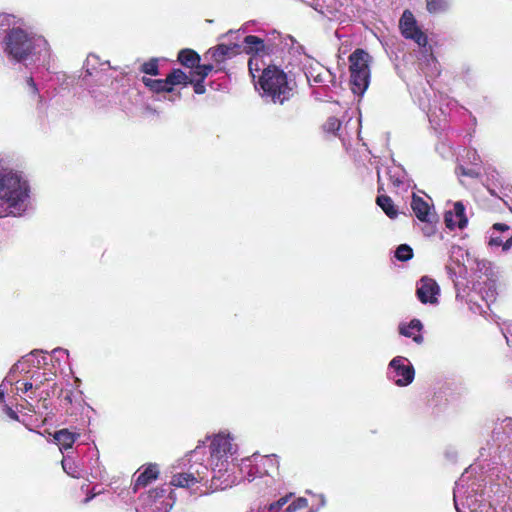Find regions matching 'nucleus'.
Wrapping results in <instances>:
<instances>
[{
  "mask_svg": "<svg viewBox=\"0 0 512 512\" xmlns=\"http://www.w3.org/2000/svg\"><path fill=\"white\" fill-rule=\"evenodd\" d=\"M28 192L27 181L18 173L8 172L0 176V200L8 210L7 215H21L25 211Z\"/></svg>",
  "mask_w": 512,
  "mask_h": 512,
  "instance_id": "f257e3e1",
  "label": "nucleus"
},
{
  "mask_svg": "<svg viewBox=\"0 0 512 512\" xmlns=\"http://www.w3.org/2000/svg\"><path fill=\"white\" fill-rule=\"evenodd\" d=\"M46 48L47 41L42 36L30 35L20 28L11 29L4 39L5 53L17 62Z\"/></svg>",
  "mask_w": 512,
  "mask_h": 512,
  "instance_id": "f03ea898",
  "label": "nucleus"
},
{
  "mask_svg": "<svg viewBox=\"0 0 512 512\" xmlns=\"http://www.w3.org/2000/svg\"><path fill=\"white\" fill-rule=\"evenodd\" d=\"M258 84L263 90V96L274 103L282 104L292 94V86L286 74L276 66H267L259 75Z\"/></svg>",
  "mask_w": 512,
  "mask_h": 512,
  "instance_id": "7ed1b4c3",
  "label": "nucleus"
},
{
  "mask_svg": "<svg viewBox=\"0 0 512 512\" xmlns=\"http://www.w3.org/2000/svg\"><path fill=\"white\" fill-rule=\"evenodd\" d=\"M351 85L354 94L362 95L370 81V56L362 49L355 50L350 56Z\"/></svg>",
  "mask_w": 512,
  "mask_h": 512,
  "instance_id": "20e7f679",
  "label": "nucleus"
},
{
  "mask_svg": "<svg viewBox=\"0 0 512 512\" xmlns=\"http://www.w3.org/2000/svg\"><path fill=\"white\" fill-rule=\"evenodd\" d=\"M237 451L236 444L232 443L229 434L219 433L215 435L210 444V465L212 470L218 473L226 471L228 459Z\"/></svg>",
  "mask_w": 512,
  "mask_h": 512,
  "instance_id": "39448f33",
  "label": "nucleus"
},
{
  "mask_svg": "<svg viewBox=\"0 0 512 512\" xmlns=\"http://www.w3.org/2000/svg\"><path fill=\"white\" fill-rule=\"evenodd\" d=\"M415 371L410 361L402 356L391 360L388 366V376L397 386H407L414 379Z\"/></svg>",
  "mask_w": 512,
  "mask_h": 512,
  "instance_id": "423d86ee",
  "label": "nucleus"
},
{
  "mask_svg": "<svg viewBox=\"0 0 512 512\" xmlns=\"http://www.w3.org/2000/svg\"><path fill=\"white\" fill-rule=\"evenodd\" d=\"M208 469L202 463L190 464L186 472L177 473L172 476L171 485L181 488H191L195 484L207 478Z\"/></svg>",
  "mask_w": 512,
  "mask_h": 512,
  "instance_id": "0eeeda50",
  "label": "nucleus"
},
{
  "mask_svg": "<svg viewBox=\"0 0 512 512\" xmlns=\"http://www.w3.org/2000/svg\"><path fill=\"white\" fill-rule=\"evenodd\" d=\"M416 295L421 303L436 305L440 287L434 279L423 276L416 284Z\"/></svg>",
  "mask_w": 512,
  "mask_h": 512,
  "instance_id": "6e6552de",
  "label": "nucleus"
},
{
  "mask_svg": "<svg viewBox=\"0 0 512 512\" xmlns=\"http://www.w3.org/2000/svg\"><path fill=\"white\" fill-rule=\"evenodd\" d=\"M400 29L405 38L414 40L419 46L427 44L426 35L417 27L416 20L410 11H404L400 19Z\"/></svg>",
  "mask_w": 512,
  "mask_h": 512,
  "instance_id": "1a4fd4ad",
  "label": "nucleus"
},
{
  "mask_svg": "<svg viewBox=\"0 0 512 512\" xmlns=\"http://www.w3.org/2000/svg\"><path fill=\"white\" fill-rule=\"evenodd\" d=\"M240 45L236 42L230 44H219L218 46L209 49L204 58L215 64H221L225 60L232 58L240 51Z\"/></svg>",
  "mask_w": 512,
  "mask_h": 512,
  "instance_id": "9d476101",
  "label": "nucleus"
},
{
  "mask_svg": "<svg viewBox=\"0 0 512 512\" xmlns=\"http://www.w3.org/2000/svg\"><path fill=\"white\" fill-rule=\"evenodd\" d=\"M164 494V489L150 491L148 495L143 498L144 506L149 508L151 512H169L172 503L166 501Z\"/></svg>",
  "mask_w": 512,
  "mask_h": 512,
  "instance_id": "9b49d317",
  "label": "nucleus"
},
{
  "mask_svg": "<svg viewBox=\"0 0 512 512\" xmlns=\"http://www.w3.org/2000/svg\"><path fill=\"white\" fill-rule=\"evenodd\" d=\"M444 220L449 229H463L466 227L468 219L465 215V207L462 202H455L453 210L446 211Z\"/></svg>",
  "mask_w": 512,
  "mask_h": 512,
  "instance_id": "f8f14e48",
  "label": "nucleus"
},
{
  "mask_svg": "<svg viewBox=\"0 0 512 512\" xmlns=\"http://www.w3.org/2000/svg\"><path fill=\"white\" fill-rule=\"evenodd\" d=\"M411 208L416 215V217L422 221L430 223L433 221L434 214L432 212L431 205L425 201L423 198L413 195L412 201H411Z\"/></svg>",
  "mask_w": 512,
  "mask_h": 512,
  "instance_id": "ddd939ff",
  "label": "nucleus"
},
{
  "mask_svg": "<svg viewBox=\"0 0 512 512\" xmlns=\"http://www.w3.org/2000/svg\"><path fill=\"white\" fill-rule=\"evenodd\" d=\"M464 493V485L461 483H456L455 489H454V504L457 512H465L464 508H467L470 512H481L478 511V507L480 505L478 504V500L475 496H466L465 501L461 502L462 508L459 506V498L461 497V494Z\"/></svg>",
  "mask_w": 512,
  "mask_h": 512,
  "instance_id": "4468645a",
  "label": "nucleus"
},
{
  "mask_svg": "<svg viewBox=\"0 0 512 512\" xmlns=\"http://www.w3.org/2000/svg\"><path fill=\"white\" fill-rule=\"evenodd\" d=\"M421 329L422 323L418 319H413L408 325L402 324L399 327L400 334L413 338V340L418 344L423 341V337L420 335Z\"/></svg>",
  "mask_w": 512,
  "mask_h": 512,
  "instance_id": "2eb2a0df",
  "label": "nucleus"
},
{
  "mask_svg": "<svg viewBox=\"0 0 512 512\" xmlns=\"http://www.w3.org/2000/svg\"><path fill=\"white\" fill-rule=\"evenodd\" d=\"M158 473L159 471L156 465H148L145 470L138 475L135 481V489L148 485L152 480L157 478Z\"/></svg>",
  "mask_w": 512,
  "mask_h": 512,
  "instance_id": "dca6fc26",
  "label": "nucleus"
},
{
  "mask_svg": "<svg viewBox=\"0 0 512 512\" xmlns=\"http://www.w3.org/2000/svg\"><path fill=\"white\" fill-rule=\"evenodd\" d=\"M53 438L60 449H68L72 447L77 435L70 432L68 429H61L54 433Z\"/></svg>",
  "mask_w": 512,
  "mask_h": 512,
  "instance_id": "f3484780",
  "label": "nucleus"
},
{
  "mask_svg": "<svg viewBox=\"0 0 512 512\" xmlns=\"http://www.w3.org/2000/svg\"><path fill=\"white\" fill-rule=\"evenodd\" d=\"M244 51L249 54H260L264 52L265 45L261 38L253 35L244 38Z\"/></svg>",
  "mask_w": 512,
  "mask_h": 512,
  "instance_id": "a211bd4d",
  "label": "nucleus"
},
{
  "mask_svg": "<svg viewBox=\"0 0 512 512\" xmlns=\"http://www.w3.org/2000/svg\"><path fill=\"white\" fill-rule=\"evenodd\" d=\"M266 63L263 60V53L260 54H253L248 62L249 66V72L252 75V77L255 79L256 77L259 78V73H263V70L267 68Z\"/></svg>",
  "mask_w": 512,
  "mask_h": 512,
  "instance_id": "6ab92c4d",
  "label": "nucleus"
},
{
  "mask_svg": "<svg viewBox=\"0 0 512 512\" xmlns=\"http://www.w3.org/2000/svg\"><path fill=\"white\" fill-rule=\"evenodd\" d=\"M179 61L188 68H196L200 61L199 55L190 49L181 50L178 54Z\"/></svg>",
  "mask_w": 512,
  "mask_h": 512,
  "instance_id": "aec40b11",
  "label": "nucleus"
},
{
  "mask_svg": "<svg viewBox=\"0 0 512 512\" xmlns=\"http://www.w3.org/2000/svg\"><path fill=\"white\" fill-rule=\"evenodd\" d=\"M144 84L154 92H171V86L169 85L168 79H151L143 78Z\"/></svg>",
  "mask_w": 512,
  "mask_h": 512,
  "instance_id": "412c9836",
  "label": "nucleus"
},
{
  "mask_svg": "<svg viewBox=\"0 0 512 512\" xmlns=\"http://www.w3.org/2000/svg\"><path fill=\"white\" fill-rule=\"evenodd\" d=\"M376 201L388 217L395 218L397 216V209L395 208L394 203L390 197L380 195L377 197Z\"/></svg>",
  "mask_w": 512,
  "mask_h": 512,
  "instance_id": "4be33fe9",
  "label": "nucleus"
},
{
  "mask_svg": "<svg viewBox=\"0 0 512 512\" xmlns=\"http://www.w3.org/2000/svg\"><path fill=\"white\" fill-rule=\"evenodd\" d=\"M169 85L171 86V90H173L174 85H186L190 81H188V76L180 69L173 70L168 76H167Z\"/></svg>",
  "mask_w": 512,
  "mask_h": 512,
  "instance_id": "5701e85b",
  "label": "nucleus"
},
{
  "mask_svg": "<svg viewBox=\"0 0 512 512\" xmlns=\"http://www.w3.org/2000/svg\"><path fill=\"white\" fill-rule=\"evenodd\" d=\"M388 175H389L391 182L396 187L400 186L404 182L405 173L399 167L389 169Z\"/></svg>",
  "mask_w": 512,
  "mask_h": 512,
  "instance_id": "b1692460",
  "label": "nucleus"
},
{
  "mask_svg": "<svg viewBox=\"0 0 512 512\" xmlns=\"http://www.w3.org/2000/svg\"><path fill=\"white\" fill-rule=\"evenodd\" d=\"M413 256L412 248L406 244L400 245L395 251V257L400 261H407Z\"/></svg>",
  "mask_w": 512,
  "mask_h": 512,
  "instance_id": "393cba45",
  "label": "nucleus"
},
{
  "mask_svg": "<svg viewBox=\"0 0 512 512\" xmlns=\"http://www.w3.org/2000/svg\"><path fill=\"white\" fill-rule=\"evenodd\" d=\"M62 467H63V470L68 475H70V476H72L74 478L80 477L79 470H78L77 466L75 465V463L71 459L63 458V460H62Z\"/></svg>",
  "mask_w": 512,
  "mask_h": 512,
  "instance_id": "a878e982",
  "label": "nucleus"
},
{
  "mask_svg": "<svg viewBox=\"0 0 512 512\" xmlns=\"http://www.w3.org/2000/svg\"><path fill=\"white\" fill-rule=\"evenodd\" d=\"M427 9L429 12H440L447 6V0H426Z\"/></svg>",
  "mask_w": 512,
  "mask_h": 512,
  "instance_id": "bb28decb",
  "label": "nucleus"
},
{
  "mask_svg": "<svg viewBox=\"0 0 512 512\" xmlns=\"http://www.w3.org/2000/svg\"><path fill=\"white\" fill-rule=\"evenodd\" d=\"M306 507H308L307 499L299 497L286 508V512H296L298 510L305 509Z\"/></svg>",
  "mask_w": 512,
  "mask_h": 512,
  "instance_id": "cd10ccee",
  "label": "nucleus"
},
{
  "mask_svg": "<svg viewBox=\"0 0 512 512\" xmlns=\"http://www.w3.org/2000/svg\"><path fill=\"white\" fill-rule=\"evenodd\" d=\"M214 64L215 63H213L211 61H209V63L203 64V65H200L198 63L196 68H195L196 69L195 73L197 75H199L202 78V80H204V78L213 70Z\"/></svg>",
  "mask_w": 512,
  "mask_h": 512,
  "instance_id": "c85d7f7f",
  "label": "nucleus"
},
{
  "mask_svg": "<svg viewBox=\"0 0 512 512\" xmlns=\"http://www.w3.org/2000/svg\"><path fill=\"white\" fill-rule=\"evenodd\" d=\"M142 71L146 74H150V75H158V64H157V60L155 59H152L146 63L143 64L142 66Z\"/></svg>",
  "mask_w": 512,
  "mask_h": 512,
  "instance_id": "c756f323",
  "label": "nucleus"
},
{
  "mask_svg": "<svg viewBox=\"0 0 512 512\" xmlns=\"http://www.w3.org/2000/svg\"><path fill=\"white\" fill-rule=\"evenodd\" d=\"M340 126V121L337 118L332 117L327 120L324 127L326 131L334 133L339 130Z\"/></svg>",
  "mask_w": 512,
  "mask_h": 512,
  "instance_id": "7c9ffc66",
  "label": "nucleus"
},
{
  "mask_svg": "<svg viewBox=\"0 0 512 512\" xmlns=\"http://www.w3.org/2000/svg\"><path fill=\"white\" fill-rule=\"evenodd\" d=\"M14 22V17L9 14H0V29L9 27Z\"/></svg>",
  "mask_w": 512,
  "mask_h": 512,
  "instance_id": "2f4dec72",
  "label": "nucleus"
},
{
  "mask_svg": "<svg viewBox=\"0 0 512 512\" xmlns=\"http://www.w3.org/2000/svg\"><path fill=\"white\" fill-rule=\"evenodd\" d=\"M288 498H289V496L280 498L278 501H276L275 503L270 505L269 510L274 511V510L280 509L282 506H284L288 502Z\"/></svg>",
  "mask_w": 512,
  "mask_h": 512,
  "instance_id": "473e14b6",
  "label": "nucleus"
},
{
  "mask_svg": "<svg viewBox=\"0 0 512 512\" xmlns=\"http://www.w3.org/2000/svg\"><path fill=\"white\" fill-rule=\"evenodd\" d=\"M194 91L197 94L205 93V86L203 84L202 78L194 83Z\"/></svg>",
  "mask_w": 512,
  "mask_h": 512,
  "instance_id": "72a5a7b5",
  "label": "nucleus"
},
{
  "mask_svg": "<svg viewBox=\"0 0 512 512\" xmlns=\"http://www.w3.org/2000/svg\"><path fill=\"white\" fill-rule=\"evenodd\" d=\"M489 245L491 246H500L503 245V241L500 237H495L493 235L490 236Z\"/></svg>",
  "mask_w": 512,
  "mask_h": 512,
  "instance_id": "f704fd0d",
  "label": "nucleus"
},
{
  "mask_svg": "<svg viewBox=\"0 0 512 512\" xmlns=\"http://www.w3.org/2000/svg\"><path fill=\"white\" fill-rule=\"evenodd\" d=\"M450 253H451V258L458 257V256H462L463 255V250L459 246H453L451 248Z\"/></svg>",
  "mask_w": 512,
  "mask_h": 512,
  "instance_id": "c9c22d12",
  "label": "nucleus"
},
{
  "mask_svg": "<svg viewBox=\"0 0 512 512\" xmlns=\"http://www.w3.org/2000/svg\"><path fill=\"white\" fill-rule=\"evenodd\" d=\"M494 231H498V232H502V231H506L509 229V227L506 225V224H502V223H496L493 225V228H492Z\"/></svg>",
  "mask_w": 512,
  "mask_h": 512,
  "instance_id": "e433bc0d",
  "label": "nucleus"
},
{
  "mask_svg": "<svg viewBox=\"0 0 512 512\" xmlns=\"http://www.w3.org/2000/svg\"><path fill=\"white\" fill-rule=\"evenodd\" d=\"M33 387V384L30 382H26L23 384V387H17V391L26 393L27 391L31 390Z\"/></svg>",
  "mask_w": 512,
  "mask_h": 512,
  "instance_id": "4c0bfd02",
  "label": "nucleus"
},
{
  "mask_svg": "<svg viewBox=\"0 0 512 512\" xmlns=\"http://www.w3.org/2000/svg\"><path fill=\"white\" fill-rule=\"evenodd\" d=\"M9 383V384H12V382H10L7 378L4 379V381L2 382V384L0 385V401L3 400L4 398V391H5V386L6 384Z\"/></svg>",
  "mask_w": 512,
  "mask_h": 512,
  "instance_id": "58836bf2",
  "label": "nucleus"
},
{
  "mask_svg": "<svg viewBox=\"0 0 512 512\" xmlns=\"http://www.w3.org/2000/svg\"><path fill=\"white\" fill-rule=\"evenodd\" d=\"M27 84L30 87L32 93L33 94H37L38 89H37L36 84H35V82H34V80L32 78H28L27 79Z\"/></svg>",
  "mask_w": 512,
  "mask_h": 512,
  "instance_id": "ea45409f",
  "label": "nucleus"
},
{
  "mask_svg": "<svg viewBox=\"0 0 512 512\" xmlns=\"http://www.w3.org/2000/svg\"><path fill=\"white\" fill-rule=\"evenodd\" d=\"M505 338L507 341V344L512 346V324L509 326L507 330V334H505Z\"/></svg>",
  "mask_w": 512,
  "mask_h": 512,
  "instance_id": "a19ab883",
  "label": "nucleus"
},
{
  "mask_svg": "<svg viewBox=\"0 0 512 512\" xmlns=\"http://www.w3.org/2000/svg\"><path fill=\"white\" fill-rule=\"evenodd\" d=\"M5 412L10 418L18 420V415L10 407L5 406Z\"/></svg>",
  "mask_w": 512,
  "mask_h": 512,
  "instance_id": "79ce46f5",
  "label": "nucleus"
},
{
  "mask_svg": "<svg viewBox=\"0 0 512 512\" xmlns=\"http://www.w3.org/2000/svg\"><path fill=\"white\" fill-rule=\"evenodd\" d=\"M502 248L504 251H508L510 248H512V236L503 243Z\"/></svg>",
  "mask_w": 512,
  "mask_h": 512,
  "instance_id": "37998d69",
  "label": "nucleus"
},
{
  "mask_svg": "<svg viewBox=\"0 0 512 512\" xmlns=\"http://www.w3.org/2000/svg\"><path fill=\"white\" fill-rule=\"evenodd\" d=\"M262 461H264V463H263L264 466H266L267 463H270V464L273 463V459L271 457H264V458H262Z\"/></svg>",
  "mask_w": 512,
  "mask_h": 512,
  "instance_id": "c03bdc74",
  "label": "nucleus"
},
{
  "mask_svg": "<svg viewBox=\"0 0 512 512\" xmlns=\"http://www.w3.org/2000/svg\"><path fill=\"white\" fill-rule=\"evenodd\" d=\"M234 35L239 36V31H236V32L229 31V32L226 34V37L233 38V36H234Z\"/></svg>",
  "mask_w": 512,
  "mask_h": 512,
  "instance_id": "a18cd8bd",
  "label": "nucleus"
},
{
  "mask_svg": "<svg viewBox=\"0 0 512 512\" xmlns=\"http://www.w3.org/2000/svg\"><path fill=\"white\" fill-rule=\"evenodd\" d=\"M57 352H63L65 353L66 355H68V351L65 350V349H62V348H56L54 349L53 353H57Z\"/></svg>",
  "mask_w": 512,
  "mask_h": 512,
  "instance_id": "49530a36",
  "label": "nucleus"
},
{
  "mask_svg": "<svg viewBox=\"0 0 512 512\" xmlns=\"http://www.w3.org/2000/svg\"><path fill=\"white\" fill-rule=\"evenodd\" d=\"M463 174L468 175V176H476L477 175L473 170H470L469 172L463 171Z\"/></svg>",
  "mask_w": 512,
  "mask_h": 512,
  "instance_id": "de8ad7c7",
  "label": "nucleus"
},
{
  "mask_svg": "<svg viewBox=\"0 0 512 512\" xmlns=\"http://www.w3.org/2000/svg\"><path fill=\"white\" fill-rule=\"evenodd\" d=\"M318 498H319V501H320V505L323 506L325 504L324 496L323 495H319Z\"/></svg>",
  "mask_w": 512,
  "mask_h": 512,
  "instance_id": "09e8293b",
  "label": "nucleus"
},
{
  "mask_svg": "<svg viewBox=\"0 0 512 512\" xmlns=\"http://www.w3.org/2000/svg\"><path fill=\"white\" fill-rule=\"evenodd\" d=\"M314 81H315V82H317V83H318V82H322V81H323V79H322L321 74H318V75L314 78Z\"/></svg>",
  "mask_w": 512,
  "mask_h": 512,
  "instance_id": "8fccbe9b",
  "label": "nucleus"
},
{
  "mask_svg": "<svg viewBox=\"0 0 512 512\" xmlns=\"http://www.w3.org/2000/svg\"><path fill=\"white\" fill-rule=\"evenodd\" d=\"M254 478H255V477H254L252 474H250V473H249V474H248V476H247V480H248V481H252V480H254Z\"/></svg>",
  "mask_w": 512,
  "mask_h": 512,
  "instance_id": "3c124183",
  "label": "nucleus"
},
{
  "mask_svg": "<svg viewBox=\"0 0 512 512\" xmlns=\"http://www.w3.org/2000/svg\"><path fill=\"white\" fill-rule=\"evenodd\" d=\"M198 455V450L196 449L195 451H193L191 457H196Z\"/></svg>",
  "mask_w": 512,
  "mask_h": 512,
  "instance_id": "603ef678",
  "label": "nucleus"
},
{
  "mask_svg": "<svg viewBox=\"0 0 512 512\" xmlns=\"http://www.w3.org/2000/svg\"><path fill=\"white\" fill-rule=\"evenodd\" d=\"M94 58H95V56H89L88 61H91V59H94Z\"/></svg>",
  "mask_w": 512,
  "mask_h": 512,
  "instance_id": "864d4df0",
  "label": "nucleus"
}]
</instances>
